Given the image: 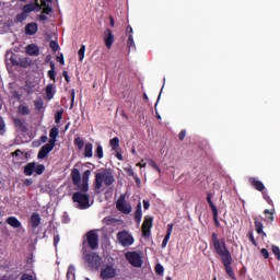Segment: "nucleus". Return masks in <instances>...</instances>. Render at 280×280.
<instances>
[{
    "label": "nucleus",
    "mask_w": 280,
    "mask_h": 280,
    "mask_svg": "<svg viewBox=\"0 0 280 280\" xmlns=\"http://www.w3.org/2000/svg\"><path fill=\"white\" fill-rule=\"evenodd\" d=\"M38 141H39V144L40 143H47V136L39 137Z\"/></svg>",
    "instance_id": "nucleus-63"
},
{
    "label": "nucleus",
    "mask_w": 280,
    "mask_h": 280,
    "mask_svg": "<svg viewBox=\"0 0 280 280\" xmlns=\"http://www.w3.org/2000/svg\"><path fill=\"white\" fill-rule=\"evenodd\" d=\"M125 172L128 174V176H135V171L131 167L125 168Z\"/></svg>",
    "instance_id": "nucleus-61"
},
{
    "label": "nucleus",
    "mask_w": 280,
    "mask_h": 280,
    "mask_svg": "<svg viewBox=\"0 0 280 280\" xmlns=\"http://www.w3.org/2000/svg\"><path fill=\"white\" fill-rule=\"evenodd\" d=\"M58 244H60V235H55L54 236V246H58Z\"/></svg>",
    "instance_id": "nucleus-57"
},
{
    "label": "nucleus",
    "mask_w": 280,
    "mask_h": 280,
    "mask_svg": "<svg viewBox=\"0 0 280 280\" xmlns=\"http://www.w3.org/2000/svg\"><path fill=\"white\" fill-rule=\"evenodd\" d=\"M24 32L26 36H35L38 33V24L36 22H31L25 25Z\"/></svg>",
    "instance_id": "nucleus-15"
},
{
    "label": "nucleus",
    "mask_w": 280,
    "mask_h": 280,
    "mask_svg": "<svg viewBox=\"0 0 280 280\" xmlns=\"http://www.w3.org/2000/svg\"><path fill=\"white\" fill-rule=\"evenodd\" d=\"M247 237L254 246H257V241L255 240V236L253 235V232H248Z\"/></svg>",
    "instance_id": "nucleus-50"
},
{
    "label": "nucleus",
    "mask_w": 280,
    "mask_h": 280,
    "mask_svg": "<svg viewBox=\"0 0 280 280\" xmlns=\"http://www.w3.org/2000/svg\"><path fill=\"white\" fill-rule=\"evenodd\" d=\"M211 242L214 248V253L221 257V261L225 268L226 275L230 279L235 280V271L233 270V256L231 255V250L226 247V241L224 238H219L218 234L213 232L211 234Z\"/></svg>",
    "instance_id": "nucleus-1"
},
{
    "label": "nucleus",
    "mask_w": 280,
    "mask_h": 280,
    "mask_svg": "<svg viewBox=\"0 0 280 280\" xmlns=\"http://www.w3.org/2000/svg\"><path fill=\"white\" fill-rule=\"evenodd\" d=\"M11 63L15 65L16 67H22L23 69H27L32 65V60L30 58H21L19 61L11 59Z\"/></svg>",
    "instance_id": "nucleus-18"
},
{
    "label": "nucleus",
    "mask_w": 280,
    "mask_h": 280,
    "mask_svg": "<svg viewBox=\"0 0 280 280\" xmlns=\"http://www.w3.org/2000/svg\"><path fill=\"white\" fill-rule=\"evenodd\" d=\"M51 12H52V9L49 7V4L44 7L42 11L43 14H51Z\"/></svg>",
    "instance_id": "nucleus-54"
},
{
    "label": "nucleus",
    "mask_w": 280,
    "mask_h": 280,
    "mask_svg": "<svg viewBox=\"0 0 280 280\" xmlns=\"http://www.w3.org/2000/svg\"><path fill=\"white\" fill-rule=\"evenodd\" d=\"M127 261L133 266V268H141L143 266V260L141 259V254L137 252H127L125 254Z\"/></svg>",
    "instance_id": "nucleus-8"
},
{
    "label": "nucleus",
    "mask_w": 280,
    "mask_h": 280,
    "mask_svg": "<svg viewBox=\"0 0 280 280\" xmlns=\"http://www.w3.org/2000/svg\"><path fill=\"white\" fill-rule=\"evenodd\" d=\"M58 135H60V130L57 127H52L49 131V141H54V144L56 145V139L58 138Z\"/></svg>",
    "instance_id": "nucleus-28"
},
{
    "label": "nucleus",
    "mask_w": 280,
    "mask_h": 280,
    "mask_svg": "<svg viewBox=\"0 0 280 280\" xmlns=\"http://www.w3.org/2000/svg\"><path fill=\"white\" fill-rule=\"evenodd\" d=\"M211 198H213V195L211 192L207 194V202L211 209V211H218V207H215V203H213V201L211 200Z\"/></svg>",
    "instance_id": "nucleus-33"
},
{
    "label": "nucleus",
    "mask_w": 280,
    "mask_h": 280,
    "mask_svg": "<svg viewBox=\"0 0 280 280\" xmlns=\"http://www.w3.org/2000/svg\"><path fill=\"white\" fill-rule=\"evenodd\" d=\"M3 132H5V121L3 117H0V135H3Z\"/></svg>",
    "instance_id": "nucleus-49"
},
{
    "label": "nucleus",
    "mask_w": 280,
    "mask_h": 280,
    "mask_svg": "<svg viewBox=\"0 0 280 280\" xmlns=\"http://www.w3.org/2000/svg\"><path fill=\"white\" fill-rule=\"evenodd\" d=\"M74 145H77L79 150H82V148H84V140H82V138H75Z\"/></svg>",
    "instance_id": "nucleus-43"
},
{
    "label": "nucleus",
    "mask_w": 280,
    "mask_h": 280,
    "mask_svg": "<svg viewBox=\"0 0 280 280\" xmlns=\"http://www.w3.org/2000/svg\"><path fill=\"white\" fill-rule=\"evenodd\" d=\"M18 113L20 115H23V117H25V116L30 115V107H27L26 105L21 104L18 107Z\"/></svg>",
    "instance_id": "nucleus-31"
},
{
    "label": "nucleus",
    "mask_w": 280,
    "mask_h": 280,
    "mask_svg": "<svg viewBox=\"0 0 280 280\" xmlns=\"http://www.w3.org/2000/svg\"><path fill=\"white\" fill-rule=\"evenodd\" d=\"M104 43L107 49H110V47H113V44L115 43V34H113V31L110 28H107L104 32Z\"/></svg>",
    "instance_id": "nucleus-13"
},
{
    "label": "nucleus",
    "mask_w": 280,
    "mask_h": 280,
    "mask_svg": "<svg viewBox=\"0 0 280 280\" xmlns=\"http://www.w3.org/2000/svg\"><path fill=\"white\" fill-rule=\"evenodd\" d=\"M5 222L7 224H9V226H12L13 229H21V221H19L16 217L7 218Z\"/></svg>",
    "instance_id": "nucleus-21"
},
{
    "label": "nucleus",
    "mask_w": 280,
    "mask_h": 280,
    "mask_svg": "<svg viewBox=\"0 0 280 280\" xmlns=\"http://www.w3.org/2000/svg\"><path fill=\"white\" fill-rule=\"evenodd\" d=\"M254 224L256 233H258V235H262L264 237H266V232H264V223L259 219H255Z\"/></svg>",
    "instance_id": "nucleus-24"
},
{
    "label": "nucleus",
    "mask_w": 280,
    "mask_h": 280,
    "mask_svg": "<svg viewBox=\"0 0 280 280\" xmlns=\"http://www.w3.org/2000/svg\"><path fill=\"white\" fill-rule=\"evenodd\" d=\"M69 222H70L69 214H63L62 215V223L63 224H69Z\"/></svg>",
    "instance_id": "nucleus-62"
},
{
    "label": "nucleus",
    "mask_w": 280,
    "mask_h": 280,
    "mask_svg": "<svg viewBox=\"0 0 280 280\" xmlns=\"http://www.w3.org/2000/svg\"><path fill=\"white\" fill-rule=\"evenodd\" d=\"M149 165L153 167V170H156V172H161V167H159V164L154 160H149Z\"/></svg>",
    "instance_id": "nucleus-48"
},
{
    "label": "nucleus",
    "mask_w": 280,
    "mask_h": 280,
    "mask_svg": "<svg viewBox=\"0 0 280 280\" xmlns=\"http://www.w3.org/2000/svg\"><path fill=\"white\" fill-rule=\"evenodd\" d=\"M27 19V15L22 11L15 16V23H23Z\"/></svg>",
    "instance_id": "nucleus-37"
},
{
    "label": "nucleus",
    "mask_w": 280,
    "mask_h": 280,
    "mask_svg": "<svg viewBox=\"0 0 280 280\" xmlns=\"http://www.w3.org/2000/svg\"><path fill=\"white\" fill-rule=\"evenodd\" d=\"M260 255H262V257H264L265 259H269V258H270V253H269L268 249H266V248H261V249H260Z\"/></svg>",
    "instance_id": "nucleus-51"
},
{
    "label": "nucleus",
    "mask_w": 280,
    "mask_h": 280,
    "mask_svg": "<svg viewBox=\"0 0 280 280\" xmlns=\"http://www.w3.org/2000/svg\"><path fill=\"white\" fill-rule=\"evenodd\" d=\"M15 128L20 129V132H27V126H25V121L20 118L13 119Z\"/></svg>",
    "instance_id": "nucleus-22"
},
{
    "label": "nucleus",
    "mask_w": 280,
    "mask_h": 280,
    "mask_svg": "<svg viewBox=\"0 0 280 280\" xmlns=\"http://www.w3.org/2000/svg\"><path fill=\"white\" fill-rule=\"evenodd\" d=\"M62 113L63 110H57L55 114V124H60L62 121Z\"/></svg>",
    "instance_id": "nucleus-42"
},
{
    "label": "nucleus",
    "mask_w": 280,
    "mask_h": 280,
    "mask_svg": "<svg viewBox=\"0 0 280 280\" xmlns=\"http://www.w3.org/2000/svg\"><path fill=\"white\" fill-rule=\"evenodd\" d=\"M172 231H174V224L171 223L167 225V231L162 242V248H166L167 242H170V237H172Z\"/></svg>",
    "instance_id": "nucleus-20"
},
{
    "label": "nucleus",
    "mask_w": 280,
    "mask_h": 280,
    "mask_svg": "<svg viewBox=\"0 0 280 280\" xmlns=\"http://www.w3.org/2000/svg\"><path fill=\"white\" fill-rule=\"evenodd\" d=\"M24 91L25 93H27V95H32L36 93V91H38V85L36 84V82L26 81L24 85Z\"/></svg>",
    "instance_id": "nucleus-17"
},
{
    "label": "nucleus",
    "mask_w": 280,
    "mask_h": 280,
    "mask_svg": "<svg viewBox=\"0 0 280 280\" xmlns=\"http://www.w3.org/2000/svg\"><path fill=\"white\" fill-rule=\"evenodd\" d=\"M109 145L114 152H118L119 151V138L115 137V138L110 139Z\"/></svg>",
    "instance_id": "nucleus-30"
},
{
    "label": "nucleus",
    "mask_w": 280,
    "mask_h": 280,
    "mask_svg": "<svg viewBox=\"0 0 280 280\" xmlns=\"http://www.w3.org/2000/svg\"><path fill=\"white\" fill-rule=\"evenodd\" d=\"M116 209H118L120 213H125V215L132 213V206L126 202V195L119 196L118 200L116 201Z\"/></svg>",
    "instance_id": "nucleus-9"
},
{
    "label": "nucleus",
    "mask_w": 280,
    "mask_h": 280,
    "mask_svg": "<svg viewBox=\"0 0 280 280\" xmlns=\"http://www.w3.org/2000/svg\"><path fill=\"white\" fill-rule=\"evenodd\" d=\"M30 222H31L32 229H38V226H40V222H42L40 214L38 212L32 213Z\"/></svg>",
    "instance_id": "nucleus-19"
},
{
    "label": "nucleus",
    "mask_w": 280,
    "mask_h": 280,
    "mask_svg": "<svg viewBox=\"0 0 280 280\" xmlns=\"http://www.w3.org/2000/svg\"><path fill=\"white\" fill-rule=\"evenodd\" d=\"M84 156L85 159H92L93 158V143L88 142L84 147Z\"/></svg>",
    "instance_id": "nucleus-27"
},
{
    "label": "nucleus",
    "mask_w": 280,
    "mask_h": 280,
    "mask_svg": "<svg viewBox=\"0 0 280 280\" xmlns=\"http://www.w3.org/2000/svg\"><path fill=\"white\" fill-rule=\"evenodd\" d=\"M22 10L27 15L30 14V12H34V10H36V4H34V2H31L28 4H25Z\"/></svg>",
    "instance_id": "nucleus-32"
},
{
    "label": "nucleus",
    "mask_w": 280,
    "mask_h": 280,
    "mask_svg": "<svg viewBox=\"0 0 280 280\" xmlns=\"http://www.w3.org/2000/svg\"><path fill=\"white\" fill-rule=\"evenodd\" d=\"M271 250H272L273 255H276V258L278 259V261H280V248H279V246L272 245Z\"/></svg>",
    "instance_id": "nucleus-41"
},
{
    "label": "nucleus",
    "mask_w": 280,
    "mask_h": 280,
    "mask_svg": "<svg viewBox=\"0 0 280 280\" xmlns=\"http://www.w3.org/2000/svg\"><path fill=\"white\" fill-rule=\"evenodd\" d=\"M34 184V180H32V178H26L23 182V185H25V187H31V185Z\"/></svg>",
    "instance_id": "nucleus-56"
},
{
    "label": "nucleus",
    "mask_w": 280,
    "mask_h": 280,
    "mask_svg": "<svg viewBox=\"0 0 280 280\" xmlns=\"http://www.w3.org/2000/svg\"><path fill=\"white\" fill-rule=\"evenodd\" d=\"M25 51L27 56H39L40 55V48L36 44H28L25 47Z\"/></svg>",
    "instance_id": "nucleus-16"
},
{
    "label": "nucleus",
    "mask_w": 280,
    "mask_h": 280,
    "mask_svg": "<svg viewBox=\"0 0 280 280\" xmlns=\"http://www.w3.org/2000/svg\"><path fill=\"white\" fill-rule=\"evenodd\" d=\"M264 214L266 215L267 220H269V222H275V209H271V210L266 209L264 211Z\"/></svg>",
    "instance_id": "nucleus-35"
},
{
    "label": "nucleus",
    "mask_w": 280,
    "mask_h": 280,
    "mask_svg": "<svg viewBox=\"0 0 280 280\" xmlns=\"http://www.w3.org/2000/svg\"><path fill=\"white\" fill-rule=\"evenodd\" d=\"M20 280H36V276L30 273H23Z\"/></svg>",
    "instance_id": "nucleus-45"
},
{
    "label": "nucleus",
    "mask_w": 280,
    "mask_h": 280,
    "mask_svg": "<svg viewBox=\"0 0 280 280\" xmlns=\"http://www.w3.org/2000/svg\"><path fill=\"white\" fill-rule=\"evenodd\" d=\"M127 47L129 49H136L135 46V37H132V35H129L128 39H127Z\"/></svg>",
    "instance_id": "nucleus-40"
},
{
    "label": "nucleus",
    "mask_w": 280,
    "mask_h": 280,
    "mask_svg": "<svg viewBox=\"0 0 280 280\" xmlns=\"http://www.w3.org/2000/svg\"><path fill=\"white\" fill-rule=\"evenodd\" d=\"M67 279L68 280H75V267L70 266L67 271Z\"/></svg>",
    "instance_id": "nucleus-34"
},
{
    "label": "nucleus",
    "mask_w": 280,
    "mask_h": 280,
    "mask_svg": "<svg viewBox=\"0 0 280 280\" xmlns=\"http://www.w3.org/2000/svg\"><path fill=\"white\" fill-rule=\"evenodd\" d=\"M49 47H50V49H52V51H58V49H59V45H58V42H56V40H51L50 43H49Z\"/></svg>",
    "instance_id": "nucleus-46"
},
{
    "label": "nucleus",
    "mask_w": 280,
    "mask_h": 280,
    "mask_svg": "<svg viewBox=\"0 0 280 280\" xmlns=\"http://www.w3.org/2000/svg\"><path fill=\"white\" fill-rule=\"evenodd\" d=\"M56 148L54 140H49L48 143L44 144L38 151L37 159H47L49 152Z\"/></svg>",
    "instance_id": "nucleus-11"
},
{
    "label": "nucleus",
    "mask_w": 280,
    "mask_h": 280,
    "mask_svg": "<svg viewBox=\"0 0 280 280\" xmlns=\"http://www.w3.org/2000/svg\"><path fill=\"white\" fill-rule=\"evenodd\" d=\"M117 277V270L110 265H107L101 270V279H115Z\"/></svg>",
    "instance_id": "nucleus-12"
},
{
    "label": "nucleus",
    "mask_w": 280,
    "mask_h": 280,
    "mask_svg": "<svg viewBox=\"0 0 280 280\" xmlns=\"http://www.w3.org/2000/svg\"><path fill=\"white\" fill-rule=\"evenodd\" d=\"M153 222H154V219L152 217H150V215L144 217V221H143L142 228H141L142 236L144 237V240L150 238Z\"/></svg>",
    "instance_id": "nucleus-10"
},
{
    "label": "nucleus",
    "mask_w": 280,
    "mask_h": 280,
    "mask_svg": "<svg viewBox=\"0 0 280 280\" xmlns=\"http://www.w3.org/2000/svg\"><path fill=\"white\" fill-rule=\"evenodd\" d=\"M86 51V46L85 45H81L78 54H79V60L80 62H82V60H84V52Z\"/></svg>",
    "instance_id": "nucleus-39"
},
{
    "label": "nucleus",
    "mask_w": 280,
    "mask_h": 280,
    "mask_svg": "<svg viewBox=\"0 0 280 280\" xmlns=\"http://www.w3.org/2000/svg\"><path fill=\"white\" fill-rule=\"evenodd\" d=\"M45 172V165L44 164H37L35 163V173L40 176Z\"/></svg>",
    "instance_id": "nucleus-38"
},
{
    "label": "nucleus",
    "mask_w": 280,
    "mask_h": 280,
    "mask_svg": "<svg viewBox=\"0 0 280 280\" xmlns=\"http://www.w3.org/2000/svg\"><path fill=\"white\" fill-rule=\"evenodd\" d=\"M117 241L119 242L120 246H124L125 248L135 244V237L132 234L128 233V231L118 232Z\"/></svg>",
    "instance_id": "nucleus-7"
},
{
    "label": "nucleus",
    "mask_w": 280,
    "mask_h": 280,
    "mask_svg": "<svg viewBox=\"0 0 280 280\" xmlns=\"http://www.w3.org/2000/svg\"><path fill=\"white\" fill-rule=\"evenodd\" d=\"M142 205H143V209H144L145 211H148V209H150V201L143 199Z\"/></svg>",
    "instance_id": "nucleus-58"
},
{
    "label": "nucleus",
    "mask_w": 280,
    "mask_h": 280,
    "mask_svg": "<svg viewBox=\"0 0 280 280\" xmlns=\"http://www.w3.org/2000/svg\"><path fill=\"white\" fill-rule=\"evenodd\" d=\"M54 95H56V86L54 83H49L46 86V97L47 100H54Z\"/></svg>",
    "instance_id": "nucleus-25"
},
{
    "label": "nucleus",
    "mask_w": 280,
    "mask_h": 280,
    "mask_svg": "<svg viewBox=\"0 0 280 280\" xmlns=\"http://www.w3.org/2000/svg\"><path fill=\"white\" fill-rule=\"evenodd\" d=\"M34 106H35V110H43L45 108V101H43L42 97H37L35 101H34Z\"/></svg>",
    "instance_id": "nucleus-29"
},
{
    "label": "nucleus",
    "mask_w": 280,
    "mask_h": 280,
    "mask_svg": "<svg viewBox=\"0 0 280 280\" xmlns=\"http://www.w3.org/2000/svg\"><path fill=\"white\" fill-rule=\"evenodd\" d=\"M70 176L74 187H77L79 191H83V194L89 192V179L91 178V170H86L84 171L83 175H80V170L72 168Z\"/></svg>",
    "instance_id": "nucleus-2"
},
{
    "label": "nucleus",
    "mask_w": 280,
    "mask_h": 280,
    "mask_svg": "<svg viewBox=\"0 0 280 280\" xmlns=\"http://www.w3.org/2000/svg\"><path fill=\"white\" fill-rule=\"evenodd\" d=\"M214 226L220 229V221L218 220V210L212 211Z\"/></svg>",
    "instance_id": "nucleus-44"
},
{
    "label": "nucleus",
    "mask_w": 280,
    "mask_h": 280,
    "mask_svg": "<svg viewBox=\"0 0 280 280\" xmlns=\"http://www.w3.org/2000/svg\"><path fill=\"white\" fill-rule=\"evenodd\" d=\"M36 170V162H31L24 166L25 176H32Z\"/></svg>",
    "instance_id": "nucleus-23"
},
{
    "label": "nucleus",
    "mask_w": 280,
    "mask_h": 280,
    "mask_svg": "<svg viewBox=\"0 0 280 280\" xmlns=\"http://www.w3.org/2000/svg\"><path fill=\"white\" fill-rule=\"evenodd\" d=\"M48 78L52 80V82H56V70H49Z\"/></svg>",
    "instance_id": "nucleus-53"
},
{
    "label": "nucleus",
    "mask_w": 280,
    "mask_h": 280,
    "mask_svg": "<svg viewBox=\"0 0 280 280\" xmlns=\"http://www.w3.org/2000/svg\"><path fill=\"white\" fill-rule=\"evenodd\" d=\"M115 184V175H113L109 171L98 172L95 174L94 178V194H102V187L105 185L106 187H110V185Z\"/></svg>",
    "instance_id": "nucleus-3"
},
{
    "label": "nucleus",
    "mask_w": 280,
    "mask_h": 280,
    "mask_svg": "<svg viewBox=\"0 0 280 280\" xmlns=\"http://www.w3.org/2000/svg\"><path fill=\"white\" fill-rule=\"evenodd\" d=\"M95 156L96 159H104V148H102L101 144H98L95 150Z\"/></svg>",
    "instance_id": "nucleus-36"
},
{
    "label": "nucleus",
    "mask_w": 280,
    "mask_h": 280,
    "mask_svg": "<svg viewBox=\"0 0 280 280\" xmlns=\"http://www.w3.org/2000/svg\"><path fill=\"white\" fill-rule=\"evenodd\" d=\"M0 280H14L11 278V276H3L0 278Z\"/></svg>",
    "instance_id": "nucleus-64"
},
{
    "label": "nucleus",
    "mask_w": 280,
    "mask_h": 280,
    "mask_svg": "<svg viewBox=\"0 0 280 280\" xmlns=\"http://www.w3.org/2000/svg\"><path fill=\"white\" fill-rule=\"evenodd\" d=\"M155 272H156V275H163V272H165V268H163V265L158 264L155 266Z\"/></svg>",
    "instance_id": "nucleus-47"
},
{
    "label": "nucleus",
    "mask_w": 280,
    "mask_h": 280,
    "mask_svg": "<svg viewBox=\"0 0 280 280\" xmlns=\"http://www.w3.org/2000/svg\"><path fill=\"white\" fill-rule=\"evenodd\" d=\"M62 75H63V78H65L67 84H69V82H71V79L69 78V72L63 71V72H62Z\"/></svg>",
    "instance_id": "nucleus-59"
},
{
    "label": "nucleus",
    "mask_w": 280,
    "mask_h": 280,
    "mask_svg": "<svg viewBox=\"0 0 280 280\" xmlns=\"http://www.w3.org/2000/svg\"><path fill=\"white\" fill-rule=\"evenodd\" d=\"M37 21H42V22L47 21V15H45V13L42 12V14L37 16Z\"/></svg>",
    "instance_id": "nucleus-60"
},
{
    "label": "nucleus",
    "mask_w": 280,
    "mask_h": 280,
    "mask_svg": "<svg viewBox=\"0 0 280 280\" xmlns=\"http://www.w3.org/2000/svg\"><path fill=\"white\" fill-rule=\"evenodd\" d=\"M72 201L78 203V209L84 210L91 207V197L89 194L80 190L72 195Z\"/></svg>",
    "instance_id": "nucleus-5"
},
{
    "label": "nucleus",
    "mask_w": 280,
    "mask_h": 280,
    "mask_svg": "<svg viewBox=\"0 0 280 280\" xmlns=\"http://www.w3.org/2000/svg\"><path fill=\"white\" fill-rule=\"evenodd\" d=\"M248 183L256 191H264L266 189L264 183L256 177H249Z\"/></svg>",
    "instance_id": "nucleus-14"
},
{
    "label": "nucleus",
    "mask_w": 280,
    "mask_h": 280,
    "mask_svg": "<svg viewBox=\"0 0 280 280\" xmlns=\"http://www.w3.org/2000/svg\"><path fill=\"white\" fill-rule=\"evenodd\" d=\"M142 218H143V211L141 210V202H139L136 207L135 222H137V224H141Z\"/></svg>",
    "instance_id": "nucleus-26"
},
{
    "label": "nucleus",
    "mask_w": 280,
    "mask_h": 280,
    "mask_svg": "<svg viewBox=\"0 0 280 280\" xmlns=\"http://www.w3.org/2000/svg\"><path fill=\"white\" fill-rule=\"evenodd\" d=\"M84 259L91 270H100V267L104 264V259L95 252L85 254Z\"/></svg>",
    "instance_id": "nucleus-6"
},
{
    "label": "nucleus",
    "mask_w": 280,
    "mask_h": 280,
    "mask_svg": "<svg viewBox=\"0 0 280 280\" xmlns=\"http://www.w3.org/2000/svg\"><path fill=\"white\" fill-rule=\"evenodd\" d=\"M185 137H187V131L185 130H182L178 135V139L179 141H184L185 140Z\"/></svg>",
    "instance_id": "nucleus-55"
},
{
    "label": "nucleus",
    "mask_w": 280,
    "mask_h": 280,
    "mask_svg": "<svg viewBox=\"0 0 280 280\" xmlns=\"http://www.w3.org/2000/svg\"><path fill=\"white\" fill-rule=\"evenodd\" d=\"M70 97H71L70 108H73V104L75 102V90L70 91Z\"/></svg>",
    "instance_id": "nucleus-52"
},
{
    "label": "nucleus",
    "mask_w": 280,
    "mask_h": 280,
    "mask_svg": "<svg viewBox=\"0 0 280 280\" xmlns=\"http://www.w3.org/2000/svg\"><path fill=\"white\" fill-rule=\"evenodd\" d=\"M83 248L88 246L91 250H97L100 248V235L95 230L86 232L85 238H83Z\"/></svg>",
    "instance_id": "nucleus-4"
}]
</instances>
